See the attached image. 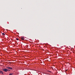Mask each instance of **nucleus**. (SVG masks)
Instances as JSON below:
<instances>
[{"label":"nucleus","instance_id":"1","mask_svg":"<svg viewBox=\"0 0 75 75\" xmlns=\"http://www.w3.org/2000/svg\"><path fill=\"white\" fill-rule=\"evenodd\" d=\"M6 68H7L8 69H13V68L11 67H7Z\"/></svg>","mask_w":75,"mask_h":75},{"label":"nucleus","instance_id":"2","mask_svg":"<svg viewBox=\"0 0 75 75\" xmlns=\"http://www.w3.org/2000/svg\"><path fill=\"white\" fill-rule=\"evenodd\" d=\"M3 71H4V72H7V71L6 70V69H2Z\"/></svg>","mask_w":75,"mask_h":75},{"label":"nucleus","instance_id":"3","mask_svg":"<svg viewBox=\"0 0 75 75\" xmlns=\"http://www.w3.org/2000/svg\"><path fill=\"white\" fill-rule=\"evenodd\" d=\"M3 73H4L3 72V71H0V74H2V75H3V74H4Z\"/></svg>","mask_w":75,"mask_h":75},{"label":"nucleus","instance_id":"4","mask_svg":"<svg viewBox=\"0 0 75 75\" xmlns=\"http://www.w3.org/2000/svg\"><path fill=\"white\" fill-rule=\"evenodd\" d=\"M21 39L22 40H24V37H22Z\"/></svg>","mask_w":75,"mask_h":75},{"label":"nucleus","instance_id":"5","mask_svg":"<svg viewBox=\"0 0 75 75\" xmlns=\"http://www.w3.org/2000/svg\"><path fill=\"white\" fill-rule=\"evenodd\" d=\"M13 73H11V74H9V75H13Z\"/></svg>","mask_w":75,"mask_h":75},{"label":"nucleus","instance_id":"6","mask_svg":"<svg viewBox=\"0 0 75 75\" xmlns=\"http://www.w3.org/2000/svg\"><path fill=\"white\" fill-rule=\"evenodd\" d=\"M2 35H5V34L4 33H2Z\"/></svg>","mask_w":75,"mask_h":75},{"label":"nucleus","instance_id":"7","mask_svg":"<svg viewBox=\"0 0 75 75\" xmlns=\"http://www.w3.org/2000/svg\"><path fill=\"white\" fill-rule=\"evenodd\" d=\"M6 71H10V70H8V69H6Z\"/></svg>","mask_w":75,"mask_h":75},{"label":"nucleus","instance_id":"8","mask_svg":"<svg viewBox=\"0 0 75 75\" xmlns=\"http://www.w3.org/2000/svg\"><path fill=\"white\" fill-rule=\"evenodd\" d=\"M19 39L18 38H16V40H18Z\"/></svg>","mask_w":75,"mask_h":75},{"label":"nucleus","instance_id":"9","mask_svg":"<svg viewBox=\"0 0 75 75\" xmlns=\"http://www.w3.org/2000/svg\"><path fill=\"white\" fill-rule=\"evenodd\" d=\"M48 72H51V71H48Z\"/></svg>","mask_w":75,"mask_h":75},{"label":"nucleus","instance_id":"10","mask_svg":"<svg viewBox=\"0 0 75 75\" xmlns=\"http://www.w3.org/2000/svg\"><path fill=\"white\" fill-rule=\"evenodd\" d=\"M66 71H67V70H66Z\"/></svg>","mask_w":75,"mask_h":75},{"label":"nucleus","instance_id":"11","mask_svg":"<svg viewBox=\"0 0 75 75\" xmlns=\"http://www.w3.org/2000/svg\"><path fill=\"white\" fill-rule=\"evenodd\" d=\"M65 72H66V71H65Z\"/></svg>","mask_w":75,"mask_h":75}]
</instances>
